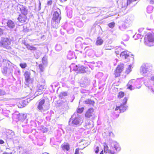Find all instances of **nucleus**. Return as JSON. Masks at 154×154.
<instances>
[{"label":"nucleus","instance_id":"864d4df0","mask_svg":"<svg viewBox=\"0 0 154 154\" xmlns=\"http://www.w3.org/2000/svg\"><path fill=\"white\" fill-rule=\"evenodd\" d=\"M5 62L7 63L8 64V65H9L10 63V62L6 60H5Z\"/></svg>","mask_w":154,"mask_h":154},{"label":"nucleus","instance_id":"c9c22d12","mask_svg":"<svg viewBox=\"0 0 154 154\" xmlns=\"http://www.w3.org/2000/svg\"><path fill=\"white\" fill-rule=\"evenodd\" d=\"M115 23L114 22H112L108 24V26L110 28H113L115 26Z\"/></svg>","mask_w":154,"mask_h":154},{"label":"nucleus","instance_id":"ea45409f","mask_svg":"<svg viewBox=\"0 0 154 154\" xmlns=\"http://www.w3.org/2000/svg\"><path fill=\"white\" fill-rule=\"evenodd\" d=\"M132 66L131 65H130L129 66V67L127 69V70L126 71V72L128 74L129 72H130L131 71V68Z\"/></svg>","mask_w":154,"mask_h":154},{"label":"nucleus","instance_id":"69168bd1","mask_svg":"<svg viewBox=\"0 0 154 154\" xmlns=\"http://www.w3.org/2000/svg\"><path fill=\"white\" fill-rule=\"evenodd\" d=\"M17 72L19 74H20V71L19 70L17 71Z\"/></svg>","mask_w":154,"mask_h":154},{"label":"nucleus","instance_id":"8fccbe9b","mask_svg":"<svg viewBox=\"0 0 154 154\" xmlns=\"http://www.w3.org/2000/svg\"><path fill=\"white\" fill-rule=\"evenodd\" d=\"M4 73L6 74L7 73V67H5L4 69Z\"/></svg>","mask_w":154,"mask_h":154},{"label":"nucleus","instance_id":"49530a36","mask_svg":"<svg viewBox=\"0 0 154 154\" xmlns=\"http://www.w3.org/2000/svg\"><path fill=\"white\" fill-rule=\"evenodd\" d=\"M52 0H50L48 2L47 5H50L52 4Z\"/></svg>","mask_w":154,"mask_h":154},{"label":"nucleus","instance_id":"6ab92c4d","mask_svg":"<svg viewBox=\"0 0 154 154\" xmlns=\"http://www.w3.org/2000/svg\"><path fill=\"white\" fill-rule=\"evenodd\" d=\"M27 101L26 100L21 101L19 102L18 106L19 108H22L25 106L26 104Z\"/></svg>","mask_w":154,"mask_h":154},{"label":"nucleus","instance_id":"4be33fe9","mask_svg":"<svg viewBox=\"0 0 154 154\" xmlns=\"http://www.w3.org/2000/svg\"><path fill=\"white\" fill-rule=\"evenodd\" d=\"M26 118V115L24 114L20 115L19 117V120L22 122H23Z\"/></svg>","mask_w":154,"mask_h":154},{"label":"nucleus","instance_id":"3c124183","mask_svg":"<svg viewBox=\"0 0 154 154\" xmlns=\"http://www.w3.org/2000/svg\"><path fill=\"white\" fill-rule=\"evenodd\" d=\"M112 47H107V46H105V49L106 50H111L112 49Z\"/></svg>","mask_w":154,"mask_h":154},{"label":"nucleus","instance_id":"5fc2aeb1","mask_svg":"<svg viewBox=\"0 0 154 154\" xmlns=\"http://www.w3.org/2000/svg\"><path fill=\"white\" fill-rule=\"evenodd\" d=\"M12 152H11L10 153H8V152H4L3 153V154H12Z\"/></svg>","mask_w":154,"mask_h":154},{"label":"nucleus","instance_id":"412c9836","mask_svg":"<svg viewBox=\"0 0 154 154\" xmlns=\"http://www.w3.org/2000/svg\"><path fill=\"white\" fill-rule=\"evenodd\" d=\"M62 147L63 150H66L67 151H68L69 149V145L68 143H65L63 144L62 145Z\"/></svg>","mask_w":154,"mask_h":154},{"label":"nucleus","instance_id":"f257e3e1","mask_svg":"<svg viewBox=\"0 0 154 154\" xmlns=\"http://www.w3.org/2000/svg\"><path fill=\"white\" fill-rule=\"evenodd\" d=\"M61 19V11L57 9L54 12L51 21V26L54 28L57 29L59 27V23Z\"/></svg>","mask_w":154,"mask_h":154},{"label":"nucleus","instance_id":"2f4dec72","mask_svg":"<svg viewBox=\"0 0 154 154\" xmlns=\"http://www.w3.org/2000/svg\"><path fill=\"white\" fill-rule=\"evenodd\" d=\"M83 23L81 21H79L78 22H77L76 23V25L79 28L83 26Z\"/></svg>","mask_w":154,"mask_h":154},{"label":"nucleus","instance_id":"a18cd8bd","mask_svg":"<svg viewBox=\"0 0 154 154\" xmlns=\"http://www.w3.org/2000/svg\"><path fill=\"white\" fill-rule=\"evenodd\" d=\"M5 94V92L4 91L0 89V96L4 95Z\"/></svg>","mask_w":154,"mask_h":154},{"label":"nucleus","instance_id":"ddd939ff","mask_svg":"<svg viewBox=\"0 0 154 154\" xmlns=\"http://www.w3.org/2000/svg\"><path fill=\"white\" fill-rule=\"evenodd\" d=\"M76 67L77 68V69H75L77 70L78 72H79L80 73H83L86 72L85 69L86 68L85 67L82 66L79 67H78V66H77Z\"/></svg>","mask_w":154,"mask_h":154},{"label":"nucleus","instance_id":"a878e982","mask_svg":"<svg viewBox=\"0 0 154 154\" xmlns=\"http://www.w3.org/2000/svg\"><path fill=\"white\" fill-rule=\"evenodd\" d=\"M74 56V54L72 52H69L67 55L68 58L69 60H71L73 58Z\"/></svg>","mask_w":154,"mask_h":154},{"label":"nucleus","instance_id":"bb28decb","mask_svg":"<svg viewBox=\"0 0 154 154\" xmlns=\"http://www.w3.org/2000/svg\"><path fill=\"white\" fill-rule=\"evenodd\" d=\"M67 93L66 92H63L60 93L59 95L60 97L61 98H63L64 97L67 96Z\"/></svg>","mask_w":154,"mask_h":154},{"label":"nucleus","instance_id":"72a5a7b5","mask_svg":"<svg viewBox=\"0 0 154 154\" xmlns=\"http://www.w3.org/2000/svg\"><path fill=\"white\" fill-rule=\"evenodd\" d=\"M153 9V7L152 6H149L147 8L148 12L149 13H150Z\"/></svg>","mask_w":154,"mask_h":154},{"label":"nucleus","instance_id":"e433bc0d","mask_svg":"<svg viewBox=\"0 0 154 154\" xmlns=\"http://www.w3.org/2000/svg\"><path fill=\"white\" fill-rule=\"evenodd\" d=\"M84 109V107H82L81 108H78V110H77V112L78 114V113H81L83 111Z\"/></svg>","mask_w":154,"mask_h":154},{"label":"nucleus","instance_id":"423d86ee","mask_svg":"<svg viewBox=\"0 0 154 154\" xmlns=\"http://www.w3.org/2000/svg\"><path fill=\"white\" fill-rule=\"evenodd\" d=\"M11 40L7 38H2L0 42V46L8 48V46L11 43Z\"/></svg>","mask_w":154,"mask_h":154},{"label":"nucleus","instance_id":"e2e57ef3","mask_svg":"<svg viewBox=\"0 0 154 154\" xmlns=\"http://www.w3.org/2000/svg\"><path fill=\"white\" fill-rule=\"evenodd\" d=\"M61 2H65L67 0H60Z\"/></svg>","mask_w":154,"mask_h":154},{"label":"nucleus","instance_id":"c03bdc74","mask_svg":"<svg viewBox=\"0 0 154 154\" xmlns=\"http://www.w3.org/2000/svg\"><path fill=\"white\" fill-rule=\"evenodd\" d=\"M82 40V38L81 37H79L78 38H76V42H78L79 41V42L80 43V42L81 41V40Z\"/></svg>","mask_w":154,"mask_h":154},{"label":"nucleus","instance_id":"7ed1b4c3","mask_svg":"<svg viewBox=\"0 0 154 154\" xmlns=\"http://www.w3.org/2000/svg\"><path fill=\"white\" fill-rule=\"evenodd\" d=\"M154 33L148 34L145 38V43L147 45L151 46L154 45Z\"/></svg>","mask_w":154,"mask_h":154},{"label":"nucleus","instance_id":"9d476101","mask_svg":"<svg viewBox=\"0 0 154 154\" xmlns=\"http://www.w3.org/2000/svg\"><path fill=\"white\" fill-rule=\"evenodd\" d=\"M18 7L19 8L22 14L26 15L27 14V9L26 8L22 5H19Z\"/></svg>","mask_w":154,"mask_h":154},{"label":"nucleus","instance_id":"f03ea898","mask_svg":"<svg viewBox=\"0 0 154 154\" xmlns=\"http://www.w3.org/2000/svg\"><path fill=\"white\" fill-rule=\"evenodd\" d=\"M83 120L77 112H75L69 121V124L72 126H78L82 125Z\"/></svg>","mask_w":154,"mask_h":154},{"label":"nucleus","instance_id":"6e6d98bb","mask_svg":"<svg viewBox=\"0 0 154 154\" xmlns=\"http://www.w3.org/2000/svg\"><path fill=\"white\" fill-rule=\"evenodd\" d=\"M150 3L151 4H153L154 3V0H150Z\"/></svg>","mask_w":154,"mask_h":154},{"label":"nucleus","instance_id":"4c0bfd02","mask_svg":"<svg viewBox=\"0 0 154 154\" xmlns=\"http://www.w3.org/2000/svg\"><path fill=\"white\" fill-rule=\"evenodd\" d=\"M124 95V93L123 92H120L119 93V94L118 95V97L121 98Z\"/></svg>","mask_w":154,"mask_h":154},{"label":"nucleus","instance_id":"c756f323","mask_svg":"<svg viewBox=\"0 0 154 154\" xmlns=\"http://www.w3.org/2000/svg\"><path fill=\"white\" fill-rule=\"evenodd\" d=\"M133 37L135 39H136L137 38H142L143 36L140 34H138L137 35H134Z\"/></svg>","mask_w":154,"mask_h":154},{"label":"nucleus","instance_id":"cd10ccee","mask_svg":"<svg viewBox=\"0 0 154 154\" xmlns=\"http://www.w3.org/2000/svg\"><path fill=\"white\" fill-rule=\"evenodd\" d=\"M55 50L57 51H59L62 49V46L60 44H57L55 47Z\"/></svg>","mask_w":154,"mask_h":154},{"label":"nucleus","instance_id":"1a4fd4ad","mask_svg":"<svg viewBox=\"0 0 154 154\" xmlns=\"http://www.w3.org/2000/svg\"><path fill=\"white\" fill-rule=\"evenodd\" d=\"M137 0H127V3H123L122 4V8H126L127 7H132V4H133V3L136 2Z\"/></svg>","mask_w":154,"mask_h":154},{"label":"nucleus","instance_id":"aec40b11","mask_svg":"<svg viewBox=\"0 0 154 154\" xmlns=\"http://www.w3.org/2000/svg\"><path fill=\"white\" fill-rule=\"evenodd\" d=\"M126 107L125 105L122 104L119 106V111L120 112H124L126 109Z\"/></svg>","mask_w":154,"mask_h":154},{"label":"nucleus","instance_id":"a211bd4d","mask_svg":"<svg viewBox=\"0 0 154 154\" xmlns=\"http://www.w3.org/2000/svg\"><path fill=\"white\" fill-rule=\"evenodd\" d=\"M34 80L33 79L30 78L28 81H26V85H27V86L29 87H30V86H32V84L33 83Z\"/></svg>","mask_w":154,"mask_h":154},{"label":"nucleus","instance_id":"0eeeda50","mask_svg":"<svg viewBox=\"0 0 154 154\" xmlns=\"http://www.w3.org/2000/svg\"><path fill=\"white\" fill-rule=\"evenodd\" d=\"M149 71L148 66L145 64L143 65L140 68V73L143 75L146 76L149 73Z\"/></svg>","mask_w":154,"mask_h":154},{"label":"nucleus","instance_id":"39448f33","mask_svg":"<svg viewBox=\"0 0 154 154\" xmlns=\"http://www.w3.org/2000/svg\"><path fill=\"white\" fill-rule=\"evenodd\" d=\"M132 23V21L130 18H128L125 20L123 24L119 26V28L121 30L123 31L130 26L131 25Z\"/></svg>","mask_w":154,"mask_h":154},{"label":"nucleus","instance_id":"79ce46f5","mask_svg":"<svg viewBox=\"0 0 154 154\" xmlns=\"http://www.w3.org/2000/svg\"><path fill=\"white\" fill-rule=\"evenodd\" d=\"M128 100V98L126 97H125L124 99H123V102H122V104H123L124 105H125V104H126L127 101Z\"/></svg>","mask_w":154,"mask_h":154},{"label":"nucleus","instance_id":"052dcab7","mask_svg":"<svg viewBox=\"0 0 154 154\" xmlns=\"http://www.w3.org/2000/svg\"><path fill=\"white\" fill-rule=\"evenodd\" d=\"M108 152L109 153H110V154L112 153V150L111 149H109L108 150Z\"/></svg>","mask_w":154,"mask_h":154},{"label":"nucleus","instance_id":"393cba45","mask_svg":"<svg viewBox=\"0 0 154 154\" xmlns=\"http://www.w3.org/2000/svg\"><path fill=\"white\" fill-rule=\"evenodd\" d=\"M24 75L26 81H28L30 79V73L28 72H26L25 73Z\"/></svg>","mask_w":154,"mask_h":154},{"label":"nucleus","instance_id":"5701e85b","mask_svg":"<svg viewBox=\"0 0 154 154\" xmlns=\"http://www.w3.org/2000/svg\"><path fill=\"white\" fill-rule=\"evenodd\" d=\"M134 81V80H130L129 82L127 85V86L128 87V89H129L131 90L133 89L132 88V83Z\"/></svg>","mask_w":154,"mask_h":154},{"label":"nucleus","instance_id":"a19ab883","mask_svg":"<svg viewBox=\"0 0 154 154\" xmlns=\"http://www.w3.org/2000/svg\"><path fill=\"white\" fill-rule=\"evenodd\" d=\"M108 147L107 145L104 146V151L105 153L108 152Z\"/></svg>","mask_w":154,"mask_h":154},{"label":"nucleus","instance_id":"bf43d9fd","mask_svg":"<svg viewBox=\"0 0 154 154\" xmlns=\"http://www.w3.org/2000/svg\"><path fill=\"white\" fill-rule=\"evenodd\" d=\"M115 53L117 54H119L120 52L119 51H115Z\"/></svg>","mask_w":154,"mask_h":154},{"label":"nucleus","instance_id":"20e7f679","mask_svg":"<svg viewBox=\"0 0 154 154\" xmlns=\"http://www.w3.org/2000/svg\"><path fill=\"white\" fill-rule=\"evenodd\" d=\"M38 109L42 112V111L47 110L48 109V106H45V100L44 99H41L38 102Z\"/></svg>","mask_w":154,"mask_h":154},{"label":"nucleus","instance_id":"473e14b6","mask_svg":"<svg viewBox=\"0 0 154 154\" xmlns=\"http://www.w3.org/2000/svg\"><path fill=\"white\" fill-rule=\"evenodd\" d=\"M114 148L115 149L118 151H119L120 150V147L119 146V144L118 143H116L114 145Z\"/></svg>","mask_w":154,"mask_h":154},{"label":"nucleus","instance_id":"f8f14e48","mask_svg":"<svg viewBox=\"0 0 154 154\" xmlns=\"http://www.w3.org/2000/svg\"><path fill=\"white\" fill-rule=\"evenodd\" d=\"M93 112L94 109L93 108H90L87 111L85 114V116L86 117L90 118L93 116L94 115Z\"/></svg>","mask_w":154,"mask_h":154},{"label":"nucleus","instance_id":"680f3d73","mask_svg":"<svg viewBox=\"0 0 154 154\" xmlns=\"http://www.w3.org/2000/svg\"><path fill=\"white\" fill-rule=\"evenodd\" d=\"M143 29H139V31L140 32L141 31H142L143 30Z\"/></svg>","mask_w":154,"mask_h":154},{"label":"nucleus","instance_id":"09e8293b","mask_svg":"<svg viewBox=\"0 0 154 154\" xmlns=\"http://www.w3.org/2000/svg\"><path fill=\"white\" fill-rule=\"evenodd\" d=\"M3 30L2 29L0 28V36L3 34Z\"/></svg>","mask_w":154,"mask_h":154},{"label":"nucleus","instance_id":"4d7b16f0","mask_svg":"<svg viewBox=\"0 0 154 154\" xmlns=\"http://www.w3.org/2000/svg\"><path fill=\"white\" fill-rule=\"evenodd\" d=\"M119 109V106H117L116 107V108L115 109V110L116 111H117V110H118Z\"/></svg>","mask_w":154,"mask_h":154},{"label":"nucleus","instance_id":"13d9d810","mask_svg":"<svg viewBox=\"0 0 154 154\" xmlns=\"http://www.w3.org/2000/svg\"><path fill=\"white\" fill-rule=\"evenodd\" d=\"M4 141L2 140H0V144H3L4 143Z\"/></svg>","mask_w":154,"mask_h":154},{"label":"nucleus","instance_id":"f3484780","mask_svg":"<svg viewBox=\"0 0 154 154\" xmlns=\"http://www.w3.org/2000/svg\"><path fill=\"white\" fill-rule=\"evenodd\" d=\"M84 103L85 104H89V105L93 106L94 102L92 100L88 99L85 100Z\"/></svg>","mask_w":154,"mask_h":154},{"label":"nucleus","instance_id":"7c9ffc66","mask_svg":"<svg viewBox=\"0 0 154 154\" xmlns=\"http://www.w3.org/2000/svg\"><path fill=\"white\" fill-rule=\"evenodd\" d=\"M28 50H30L35 51L36 50V48L35 47L31 46L29 45H28L27 47L26 48Z\"/></svg>","mask_w":154,"mask_h":154},{"label":"nucleus","instance_id":"f704fd0d","mask_svg":"<svg viewBox=\"0 0 154 154\" xmlns=\"http://www.w3.org/2000/svg\"><path fill=\"white\" fill-rule=\"evenodd\" d=\"M20 66L22 69H24L27 66V64L26 63H21L20 64Z\"/></svg>","mask_w":154,"mask_h":154},{"label":"nucleus","instance_id":"de8ad7c7","mask_svg":"<svg viewBox=\"0 0 154 154\" xmlns=\"http://www.w3.org/2000/svg\"><path fill=\"white\" fill-rule=\"evenodd\" d=\"M79 148H77L75 151V154H79Z\"/></svg>","mask_w":154,"mask_h":154},{"label":"nucleus","instance_id":"338daca9","mask_svg":"<svg viewBox=\"0 0 154 154\" xmlns=\"http://www.w3.org/2000/svg\"><path fill=\"white\" fill-rule=\"evenodd\" d=\"M100 154H103V151H101Z\"/></svg>","mask_w":154,"mask_h":154},{"label":"nucleus","instance_id":"58836bf2","mask_svg":"<svg viewBox=\"0 0 154 154\" xmlns=\"http://www.w3.org/2000/svg\"><path fill=\"white\" fill-rule=\"evenodd\" d=\"M39 69L41 72H42L44 70V68L42 64H39L38 66Z\"/></svg>","mask_w":154,"mask_h":154},{"label":"nucleus","instance_id":"9b49d317","mask_svg":"<svg viewBox=\"0 0 154 154\" xmlns=\"http://www.w3.org/2000/svg\"><path fill=\"white\" fill-rule=\"evenodd\" d=\"M18 21L22 23H23L25 22L27 19V17L26 15L24 14H20L17 18Z\"/></svg>","mask_w":154,"mask_h":154},{"label":"nucleus","instance_id":"774afa93","mask_svg":"<svg viewBox=\"0 0 154 154\" xmlns=\"http://www.w3.org/2000/svg\"><path fill=\"white\" fill-rule=\"evenodd\" d=\"M45 154H49L48 153H45Z\"/></svg>","mask_w":154,"mask_h":154},{"label":"nucleus","instance_id":"c85d7f7f","mask_svg":"<svg viewBox=\"0 0 154 154\" xmlns=\"http://www.w3.org/2000/svg\"><path fill=\"white\" fill-rule=\"evenodd\" d=\"M42 81H43V82H44L43 84H44L45 81L43 79L42 80ZM38 87H39V90H40L43 91V89H44L45 88L44 85H39H39H38Z\"/></svg>","mask_w":154,"mask_h":154},{"label":"nucleus","instance_id":"603ef678","mask_svg":"<svg viewBox=\"0 0 154 154\" xmlns=\"http://www.w3.org/2000/svg\"><path fill=\"white\" fill-rule=\"evenodd\" d=\"M23 44L25 46H26V48L27 47L28 45H29L28 43H27L26 42H23Z\"/></svg>","mask_w":154,"mask_h":154},{"label":"nucleus","instance_id":"2eb2a0df","mask_svg":"<svg viewBox=\"0 0 154 154\" xmlns=\"http://www.w3.org/2000/svg\"><path fill=\"white\" fill-rule=\"evenodd\" d=\"M151 83L150 88L149 89L151 91V92L154 94V76H152L151 78Z\"/></svg>","mask_w":154,"mask_h":154},{"label":"nucleus","instance_id":"dca6fc26","mask_svg":"<svg viewBox=\"0 0 154 154\" xmlns=\"http://www.w3.org/2000/svg\"><path fill=\"white\" fill-rule=\"evenodd\" d=\"M121 56H125V59L128 57H130L132 60H133L134 58L133 57H130L128 54L127 52L126 51H123L120 54Z\"/></svg>","mask_w":154,"mask_h":154},{"label":"nucleus","instance_id":"4468645a","mask_svg":"<svg viewBox=\"0 0 154 154\" xmlns=\"http://www.w3.org/2000/svg\"><path fill=\"white\" fill-rule=\"evenodd\" d=\"M7 23V26L10 29L13 28L15 26L14 22L11 20H8Z\"/></svg>","mask_w":154,"mask_h":154},{"label":"nucleus","instance_id":"37998d69","mask_svg":"<svg viewBox=\"0 0 154 154\" xmlns=\"http://www.w3.org/2000/svg\"><path fill=\"white\" fill-rule=\"evenodd\" d=\"M94 151L96 153H97L99 151V147L97 146H95Z\"/></svg>","mask_w":154,"mask_h":154},{"label":"nucleus","instance_id":"6e6552de","mask_svg":"<svg viewBox=\"0 0 154 154\" xmlns=\"http://www.w3.org/2000/svg\"><path fill=\"white\" fill-rule=\"evenodd\" d=\"M124 67V64H120L118 65L116 68V70H115L114 73L116 77H118L120 75V73L123 70Z\"/></svg>","mask_w":154,"mask_h":154},{"label":"nucleus","instance_id":"0e129e2a","mask_svg":"<svg viewBox=\"0 0 154 154\" xmlns=\"http://www.w3.org/2000/svg\"><path fill=\"white\" fill-rule=\"evenodd\" d=\"M77 66V65H76V66L74 67V70H75V71H77V70L75 69H77V68H76V66Z\"/></svg>","mask_w":154,"mask_h":154},{"label":"nucleus","instance_id":"b1692460","mask_svg":"<svg viewBox=\"0 0 154 154\" xmlns=\"http://www.w3.org/2000/svg\"><path fill=\"white\" fill-rule=\"evenodd\" d=\"M103 40L100 38H98L96 42V44L97 45H101L103 43Z\"/></svg>","mask_w":154,"mask_h":154}]
</instances>
